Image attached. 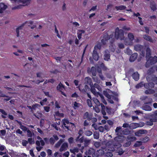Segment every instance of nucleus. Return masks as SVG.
<instances>
[{
	"label": "nucleus",
	"instance_id": "f257e3e1",
	"mask_svg": "<svg viewBox=\"0 0 157 157\" xmlns=\"http://www.w3.org/2000/svg\"><path fill=\"white\" fill-rule=\"evenodd\" d=\"M82 118L85 119L83 124L84 126H88L90 122H96L97 121V118L94 117L93 113L88 112H86L83 114Z\"/></svg>",
	"mask_w": 157,
	"mask_h": 157
},
{
	"label": "nucleus",
	"instance_id": "f03ea898",
	"mask_svg": "<svg viewBox=\"0 0 157 157\" xmlns=\"http://www.w3.org/2000/svg\"><path fill=\"white\" fill-rule=\"evenodd\" d=\"M13 3H22L23 5H19L17 6H15L12 8V9L15 10L17 9H20L21 8L22 6H25L29 5L31 0H10Z\"/></svg>",
	"mask_w": 157,
	"mask_h": 157
},
{
	"label": "nucleus",
	"instance_id": "7ed1b4c3",
	"mask_svg": "<svg viewBox=\"0 0 157 157\" xmlns=\"http://www.w3.org/2000/svg\"><path fill=\"white\" fill-rule=\"evenodd\" d=\"M93 100L94 103L95 104V107L96 108L101 105V113L103 115H106V112L105 110V106L104 105L102 104L101 103L99 100L96 98H93Z\"/></svg>",
	"mask_w": 157,
	"mask_h": 157
},
{
	"label": "nucleus",
	"instance_id": "20e7f679",
	"mask_svg": "<svg viewBox=\"0 0 157 157\" xmlns=\"http://www.w3.org/2000/svg\"><path fill=\"white\" fill-rule=\"evenodd\" d=\"M115 36L116 39H119L121 40L124 39V32L122 29H119L117 27L116 29Z\"/></svg>",
	"mask_w": 157,
	"mask_h": 157
},
{
	"label": "nucleus",
	"instance_id": "39448f33",
	"mask_svg": "<svg viewBox=\"0 0 157 157\" xmlns=\"http://www.w3.org/2000/svg\"><path fill=\"white\" fill-rule=\"evenodd\" d=\"M148 59L145 64L146 68L149 67L151 65L154 64L157 62V57L156 56L154 57H149Z\"/></svg>",
	"mask_w": 157,
	"mask_h": 157
},
{
	"label": "nucleus",
	"instance_id": "423d86ee",
	"mask_svg": "<svg viewBox=\"0 0 157 157\" xmlns=\"http://www.w3.org/2000/svg\"><path fill=\"white\" fill-rule=\"evenodd\" d=\"M134 49L136 51L140 52V54L143 56H145L144 49L143 46L140 44H137L134 46Z\"/></svg>",
	"mask_w": 157,
	"mask_h": 157
},
{
	"label": "nucleus",
	"instance_id": "0eeeda50",
	"mask_svg": "<svg viewBox=\"0 0 157 157\" xmlns=\"http://www.w3.org/2000/svg\"><path fill=\"white\" fill-rule=\"evenodd\" d=\"M140 99L142 101H144V104L146 105L150 104L152 101V98H148L147 96H143L141 97Z\"/></svg>",
	"mask_w": 157,
	"mask_h": 157
},
{
	"label": "nucleus",
	"instance_id": "6e6552de",
	"mask_svg": "<svg viewBox=\"0 0 157 157\" xmlns=\"http://www.w3.org/2000/svg\"><path fill=\"white\" fill-rule=\"evenodd\" d=\"M95 150L94 149L92 148H90L86 154V155L84 157H98L97 155L95 154Z\"/></svg>",
	"mask_w": 157,
	"mask_h": 157
},
{
	"label": "nucleus",
	"instance_id": "1a4fd4ad",
	"mask_svg": "<svg viewBox=\"0 0 157 157\" xmlns=\"http://www.w3.org/2000/svg\"><path fill=\"white\" fill-rule=\"evenodd\" d=\"M63 88H64L65 86L62 84L61 82H60L59 83L56 87L57 90L60 92L62 94L64 95L65 97H67V95L66 94L62 91V90H63Z\"/></svg>",
	"mask_w": 157,
	"mask_h": 157
},
{
	"label": "nucleus",
	"instance_id": "9d476101",
	"mask_svg": "<svg viewBox=\"0 0 157 157\" xmlns=\"http://www.w3.org/2000/svg\"><path fill=\"white\" fill-rule=\"evenodd\" d=\"M103 56L104 59L105 60L108 61L110 60V55L109 52L108 50H106L104 52Z\"/></svg>",
	"mask_w": 157,
	"mask_h": 157
},
{
	"label": "nucleus",
	"instance_id": "9b49d317",
	"mask_svg": "<svg viewBox=\"0 0 157 157\" xmlns=\"http://www.w3.org/2000/svg\"><path fill=\"white\" fill-rule=\"evenodd\" d=\"M147 79L148 81H152L155 84L157 85V77L155 75L150 76V77H147Z\"/></svg>",
	"mask_w": 157,
	"mask_h": 157
},
{
	"label": "nucleus",
	"instance_id": "f8f14e48",
	"mask_svg": "<svg viewBox=\"0 0 157 157\" xmlns=\"http://www.w3.org/2000/svg\"><path fill=\"white\" fill-rule=\"evenodd\" d=\"M68 147V144L67 142L63 143L61 145L59 151L60 152L63 151H65L67 150Z\"/></svg>",
	"mask_w": 157,
	"mask_h": 157
},
{
	"label": "nucleus",
	"instance_id": "ddd939ff",
	"mask_svg": "<svg viewBox=\"0 0 157 157\" xmlns=\"http://www.w3.org/2000/svg\"><path fill=\"white\" fill-rule=\"evenodd\" d=\"M110 37L106 34L104 36L103 38L101 40V43L103 45H105L108 42V40L110 39Z\"/></svg>",
	"mask_w": 157,
	"mask_h": 157
},
{
	"label": "nucleus",
	"instance_id": "4468645a",
	"mask_svg": "<svg viewBox=\"0 0 157 157\" xmlns=\"http://www.w3.org/2000/svg\"><path fill=\"white\" fill-rule=\"evenodd\" d=\"M93 58L95 61H98L99 58V56L97 51L93 50L92 54Z\"/></svg>",
	"mask_w": 157,
	"mask_h": 157
},
{
	"label": "nucleus",
	"instance_id": "2eb2a0df",
	"mask_svg": "<svg viewBox=\"0 0 157 157\" xmlns=\"http://www.w3.org/2000/svg\"><path fill=\"white\" fill-rule=\"evenodd\" d=\"M138 54L136 53H135L132 54L130 56L129 61L131 62H134L137 58Z\"/></svg>",
	"mask_w": 157,
	"mask_h": 157
},
{
	"label": "nucleus",
	"instance_id": "dca6fc26",
	"mask_svg": "<svg viewBox=\"0 0 157 157\" xmlns=\"http://www.w3.org/2000/svg\"><path fill=\"white\" fill-rule=\"evenodd\" d=\"M62 121L63 122V124L62 125V127L63 128H65V126H67V124H73L72 123H71L67 119H64Z\"/></svg>",
	"mask_w": 157,
	"mask_h": 157
},
{
	"label": "nucleus",
	"instance_id": "f3484780",
	"mask_svg": "<svg viewBox=\"0 0 157 157\" xmlns=\"http://www.w3.org/2000/svg\"><path fill=\"white\" fill-rule=\"evenodd\" d=\"M150 7L153 11H154L156 10V4L154 1H151L150 2Z\"/></svg>",
	"mask_w": 157,
	"mask_h": 157
},
{
	"label": "nucleus",
	"instance_id": "a211bd4d",
	"mask_svg": "<svg viewBox=\"0 0 157 157\" xmlns=\"http://www.w3.org/2000/svg\"><path fill=\"white\" fill-rule=\"evenodd\" d=\"M7 8L6 5H5L3 3H0V13H2L3 11L6 10Z\"/></svg>",
	"mask_w": 157,
	"mask_h": 157
},
{
	"label": "nucleus",
	"instance_id": "6ab92c4d",
	"mask_svg": "<svg viewBox=\"0 0 157 157\" xmlns=\"http://www.w3.org/2000/svg\"><path fill=\"white\" fill-rule=\"evenodd\" d=\"M145 105H143L141 107V108L143 110L146 111H151L152 110L150 106Z\"/></svg>",
	"mask_w": 157,
	"mask_h": 157
},
{
	"label": "nucleus",
	"instance_id": "aec40b11",
	"mask_svg": "<svg viewBox=\"0 0 157 157\" xmlns=\"http://www.w3.org/2000/svg\"><path fill=\"white\" fill-rule=\"evenodd\" d=\"M90 90L91 92L94 94H96L98 93V92H97L95 89V88L94 85H93V83H90Z\"/></svg>",
	"mask_w": 157,
	"mask_h": 157
},
{
	"label": "nucleus",
	"instance_id": "412c9836",
	"mask_svg": "<svg viewBox=\"0 0 157 157\" xmlns=\"http://www.w3.org/2000/svg\"><path fill=\"white\" fill-rule=\"evenodd\" d=\"M145 93L147 94H154L155 93V91L152 89H148L146 90L144 92Z\"/></svg>",
	"mask_w": 157,
	"mask_h": 157
},
{
	"label": "nucleus",
	"instance_id": "4be33fe9",
	"mask_svg": "<svg viewBox=\"0 0 157 157\" xmlns=\"http://www.w3.org/2000/svg\"><path fill=\"white\" fill-rule=\"evenodd\" d=\"M132 76L135 81H137L139 78V75L137 72H134L132 74Z\"/></svg>",
	"mask_w": 157,
	"mask_h": 157
},
{
	"label": "nucleus",
	"instance_id": "5701e85b",
	"mask_svg": "<svg viewBox=\"0 0 157 157\" xmlns=\"http://www.w3.org/2000/svg\"><path fill=\"white\" fill-rule=\"evenodd\" d=\"M143 38L145 40L149 41V42L152 43L153 42V40L152 38L149 36L146 35H143Z\"/></svg>",
	"mask_w": 157,
	"mask_h": 157
},
{
	"label": "nucleus",
	"instance_id": "b1692460",
	"mask_svg": "<svg viewBox=\"0 0 157 157\" xmlns=\"http://www.w3.org/2000/svg\"><path fill=\"white\" fill-rule=\"evenodd\" d=\"M136 138L135 136H127L126 138V141H129L132 142L135 141L136 140Z\"/></svg>",
	"mask_w": 157,
	"mask_h": 157
},
{
	"label": "nucleus",
	"instance_id": "393cba45",
	"mask_svg": "<svg viewBox=\"0 0 157 157\" xmlns=\"http://www.w3.org/2000/svg\"><path fill=\"white\" fill-rule=\"evenodd\" d=\"M98 69H105V64L102 62L99 61L98 64Z\"/></svg>",
	"mask_w": 157,
	"mask_h": 157
},
{
	"label": "nucleus",
	"instance_id": "a878e982",
	"mask_svg": "<svg viewBox=\"0 0 157 157\" xmlns=\"http://www.w3.org/2000/svg\"><path fill=\"white\" fill-rule=\"evenodd\" d=\"M64 140L62 139H60L55 144V147L56 148H59L61 145L62 143L64 142Z\"/></svg>",
	"mask_w": 157,
	"mask_h": 157
},
{
	"label": "nucleus",
	"instance_id": "bb28decb",
	"mask_svg": "<svg viewBox=\"0 0 157 157\" xmlns=\"http://www.w3.org/2000/svg\"><path fill=\"white\" fill-rule=\"evenodd\" d=\"M124 43L126 45H130L132 44V41L129 39L125 38L124 40Z\"/></svg>",
	"mask_w": 157,
	"mask_h": 157
},
{
	"label": "nucleus",
	"instance_id": "cd10ccee",
	"mask_svg": "<svg viewBox=\"0 0 157 157\" xmlns=\"http://www.w3.org/2000/svg\"><path fill=\"white\" fill-rule=\"evenodd\" d=\"M33 24V21H26L22 24L23 27L26 25V26H30Z\"/></svg>",
	"mask_w": 157,
	"mask_h": 157
},
{
	"label": "nucleus",
	"instance_id": "c85d7f7f",
	"mask_svg": "<svg viewBox=\"0 0 157 157\" xmlns=\"http://www.w3.org/2000/svg\"><path fill=\"white\" fill-rule=\"evenodd\" d=\"M151 55V50L149 48H147L146 50V58L147 59H148Z\"/></svg>",
	"mask_w": 157,
	"mask_h": 157
},
{
	"label": "nucleus",
	"instance_id": "c756f323",
	"mask_svg": "<svg viewBox=\"0 0 157 157\" xmlns=\"http://www.w3.org/2000/svg\"><path fill=\"white\" fill-rule=\"evenodd\" d=\"M115 8L117 9V10H124L126 8V7L125 6L121 5L119 6H116Z\"/></svg>",
	"mask_w": 157,
	"mask_h": 157
},
{
	"label": "nucleus",
	"instance_id": "7c9ffc66",
	"mask_svg": "<svg viewBox=\"0 0 157 157\" xmlns=\"http://www.w3.org/2000/svg\"><path fill=\"white\" fill-rule=\"evenodd\" d=\"M79 149L78 147H75L73 149H70V151L73 154H75V152L78 153V152Z\"/></svg>",
	"mask_w": 157,
	"mask_h": 157
},
{
	"label": "nucleus",
	"instance_id": "2f4dec72",
	"mask_svg": "<svg viewBox=\"0 0 157 157\" xmlns=\"http://www.w3.org/2000/svg\"><path fill=\"white\" fill-rule=\"evenodd\" d=\"M155 69H148L147 71V75L148 76L147 77H150V76L153 75V74L154 71Z\"/></svg>",
	"mask_w": 157,
	"mask_h": 157
},
{
	"label": "nucleus",
	"instance_id": "473e14b6",
	"mask_svg": "<svg viewBox=\"0 0 157 157\" xmlns=\"http://www.w3.org/2000/svg\"><path fill=\"white\" fill-rule=\"evenodd\" d=\"M71 124H67V126H65V128H64L63 129L65 130L66 131H71V127L70 126V125Z\"/></svg>",
	"mask_w": 157,
	"mask_h": 157
},
{
	"label": "nucleus",
	"instance_id": "72a5a7b5",
	"mask_svg": "<svg viewBox=\"0 0 157 157\" xmlns=\"http://www.w3.org/2000/svg\"><path fill=\"white\" fill-rule=\"evenodd\" d=\"M101 48V45L100 43L96 45L94 48L93 50L97 51L98 49L100 50Z\"/></svg>",
	"mask_w": 157,
	"mask_h": 157
},
{
	"label": "nucleus",
	"instance_id": "f704fd0d",
	"mask_svg": "<svg viewBox=\"0 0 157 157\" xmlns=\"http://www.w3.org/2000/svg\"><path fill=\"white\" fill-rule=\"evenodd\" d=\"M142 142L141 141H136L134 145V146L135 147H139L142 145Z\"/></svg>",
	"mask_w": 157,
	"mask_h": 157
},
{
	"label": "nucleus",
	"instance_id": "c9c22d12",
	"mask_svg": "<svg viewBox=\"0 0 157 157\" xmlns=\"http://www.w3.org/2000/svg\"><path fill=\"white\" fill-rule=\"evenodd\" d=\"M113 154L111 152H107L104 154V157H112Z\"/></svg>",
	"mask_w": 157,
	"mask_h": 157
},
{
	"label": "nucleus",
	"instance_id": "e433bc0d",
	"mask_svg": "<svg viewBox=\"0 0 157 157\" xmlns=\"http://www.w3.org/2000/svg\"><path fill=\"white\" fill-rule=\"evenodd\" d=\"M23 27V26H22V25H21L20 26L17 28L16 30V32L17 35V37H19V30H21L22 27Z\"/></svg>",
	"mask_w": 157,
	"mask_h": 157
},
{
	"label": "nucleus",
	"instance_id": "4c0bfd02",
	"mask_svg": "<svg viewBox=\"0 0 157 157\" xmlns=\"http://www.w3.org/2000/svg\"><path fill=\"white\" fill-rule=\"evenodd\" d=\"M144 84L143 82H141L140 83H138L136 86V88L137 89L142 87L144 86Z\"/></svg>",
	"mask_w": 157,
	"mask_h": 157
},
{
	"label": "nucleus",
	"instance_id": "58836bf2",
	"mask_svg": "<svg viewBox=\"0 0 157 157\" xmlns=\"http://www.w3.org/2000/svg\"><path fill=\"white\" fill-rule=\"evenodd\" d=\"M133 128H136L138 127H140L139 124L138 123H132L131 124Z\"/></svg>",
	"mask_w": 157,
	"mask_h": 157
},
{
	"label": "nucleus",
	"instance_id": "ea45409f",
	"mask_svg": "<svg viewBox=\"0 0 157 157\" xmlns=\"http://www.w3.org/2000/svg\"><path fill=\"white\" fill-rule=\"evenodd\" d=\"M80 104L78 103H77L76 101H75L73 103V106L74 108L75 109H76L77 108H78Z\"/></svg>",
	"mask_w": 157,
	"mask_h": 157
},
{
	"label": "nucleus",
	"instance_id": "a19ab883",
	"mask_svg": "<svg viewBox=\"0 0 157 157\" xmlns=\"http://www.w3.org/2000/svg\"><path fill=\"white\" fill-rule=\"evenodd\" d=\"M128 39L132 41L134 39V36L133 34L131 33H129L128 34Z\"/></svg>",
	"mask_w": 157,
	"mask_h": 157
},
{
	"label": "nucleus",
	"instance_id": "79ce46f5",
	"mask_svg": "<svg viewBox=\"0 0 157 157\" xmlns=\"http://www.w3.org/2000/svg\"><path fill=\"white\" fill-rule=\"evenodd\" d=\"M93 133L90 130L86 131L85 132V135L87 136H90Z\"/></svg>",
	"mask_w": 157,
	"mask_h": 157
},
{
	"label": "nucleus",
	"instance_id": "37998d69",
	"mask_svg": "<svg viewBox=\"0 0 157 157\" xmlns=\"http://www.w3.org/2000/svg\"><path fill=\"white\" fill-rule=\"evenodd\" d=\"M94 86L95 88L98 89L99 91H101V87L97 83H94Z\"/></svg>",
	"mask_w": 157,
	"mask_h": 157
},
{
	"label": "nucleus",
	"instance_id": "c03bdc74",
	"mask_svg": "<svg viewBox=\"0 0 157 157\" xmlns=\"http://www.w3.org/2000/svg\"><path fill=\"white\" fill-rule=\"evenodd\" d=\"M28 143L30 144H34L35 143L34 140L32 138H30L28 139Z\"/></svg>",
	"mask_w": 157,
	"mask_h": 157
},
{
	"label": "nucleus",
	"instance_id": "a18cd8bd",
	"mask_svg": "<svg viewBox=\"0 0 157 157\" xmlns=\"http://www.w3.org/2000/svg\"><path fill=\"white\" fill-rule=\"evenodd\" d=\"M127 142L123 144V146L124 147H127L129 146L131 144V141H127Z\"/></svg>",
	"mask_w": 157,
	"mask_h": 157
},
{
	"label": "nucleus",
	"instance_id": "49530a36",
	"mask_svg": "<svg viewBox=\"0 0 157 157\" xmlns=\"http://www.w3.org/2000/svg\"><path fill=\"white\" fill-rule=\"evenodd\" d=\"M49 142L50 144L53 145L55 143V140L53 137H51L49 140Z\"/></svg>",
	"mask_w": 157,
	"mask_h": 157
},
{
	"label": "nucleus",
	"instance_id": "de8ad7c7",
	"mask_svg": "<svg viewBox=\"0 0 157 157\" xmlns=\"http://www.w3.org/2000/svg\"><path fill=\"white\" fill-rule=\"evenodd\" d=\"M20 128L24 132L27 131L29 129L26 126L24 125L21 126Z\"/></svg>",
	"mask_w": 157,
	"mask_h": 157
},
{
	"label": "nucleus",
	"instance_id": "09e8293b",
	"mask_svg": "<svg viewBox=\"0 0 157 157\" xmlns=\"http://www.w3.org/2000/svg\"><path fill=\"white\" fill-rule=\"evenodd\" d=\"M90 99H88L87 100V103L88 105L90 107H91L92 106V103L91 102V100Z\"/></svg>",
	"mask_w": 157,
	"mask_h": 157
},
{
	"label": "nucleus",
	"instance_id": "8fccbe9b",
	"mask_svg": "<svg viewBox=\"0 0 157 157\" xmlns=\"http://www.w3.org/2000/svg\"><path fill=\"white\" fill-rule=\"evenodd\" d=\"M125 52L128 55H131L132 53V51L128 48H127Z\"/></svg>",
	"mask_w": 157,
	"mask_h": 157
},
{
	"label": "nucleus",
	"instance_id": "3c124183",
	"mask_svg": "<svg viewBox=\"0 0 157 157\" xmlns=\"http://www.w3.org/2000/svg\"><path fill=\"white\" fill-rule=\"evenodd\" d=\"M27 136L28 137H31L32 136V133L31 132L29 129H28L27 131Z\"/></svg>",
	"mask_w": 157,
	"mask_h": 157
},
{
	"label": "nucleus",
	"instance_id": "603ef678",
	"mask_svg": "<svg viewBox=\"0 0 157 157\" xmlns=\"http://www.w3.org/2000/svg\"><path fill=\"white\" fill-rule=\"evenodd\" d=\"M55 33H56V34H57V36L59 38H60L61 36L59 33L57 29L56 26V25H55Z\"/></svg>",
	"mask_w": 157,
	"mask_h": 157
},
{
	"label": "nucleus",
	"instance_id": "864d4df0",
	"mask_svg": "<svg viewBox=\"0 0 157 157\" xmlns=\"http://www.w3.org/2000/svg\"><path fill=\"white\" fill-rule=\"evenodd\" d=\"M89 70L90 69H87L88 70L87 71H89ZM90 70H91L90 71H92V75L94 76H95L96 75V71H97V70H95V69H90Z\"/></svg>",
	"mask_w": 157,
	"mask_h": 157
},
{
	"label": "nucleus",
	"instance_id": "5fc2aeb1",
	"mask_svg": "<svg viewBox=\"0 0 157 157\" xmlns=\"http://www.w3.org/2000/svg\"><path fill=\"white\" fill-rule=\"evenodd\" d=\"M54 105H55V106L56 108L57 109H59L61 107L59 105V104L58 102L56 101L55 102Z\"/></svg>",
	"mask_w": 157,
	"mask_h": 157
},
{
	"label": "nucleus",
	"instance_id": "6e6d98bb",
	"mask_svg": "<svg viewBox=\"0 0 157 157\" xmlns=\"http://www.w3.org/2000/svg\"><path fill=\"white\" fill-rule=\"evenodd\" d=\"M90 140H84V146L86 147L90 143Z\"/></svg>",
	"mask_w": 157,
	"mask_h": 157
},
{
	"label": "nucleus",
	"instance_id": "4d7b16f0",
	"mask_svg": "<svg viewBox=\"0 0 157 157\" xmlns=\"http://www.w3.org/2000/svg\"><path fill=\"white\" fill-rule=\"evenodd\" d=\"M0 135L2 136H4L6 133V131L5 130H2L0 131Z\"/></svg>",
	"mask_w": 157,
	"mask_h": 157
},
{
	"label": "nucleus",
	"instance_id": "13d9d810",
	"mask_svg": "<svg viewBox=\"0 0 157 157\" xmlns=\"http://www.w3.org/2000/svg\"><path fill=\"white\" fill-rule=\"evenodd\" d=\"M138 131H139V133H140L141 135L147 132V131L146 130L141 129Z\"/></svg>",
	"mask_w": 157,
	"mask_h": 157
},
{
	"label": "nucleus",
	"instance_id": "bf43d9fd",
	"mask_svg": "<svg viewBox=\"0 0 157 157\" xmlns=\"http://www.w3.org/2000/svg\"><path fill=\"white\" fill-rule=\"evenodd\" d=\"M62 10L63 11H65L67 10V8L66 6V4L65 3H63L62 7Z\"/></svg>",
	"mask_w": 157,
	"mask_h": 157
},
{
	"label": "nucleus",
	"instance_id": "052dcab7",
	"mask_svg": "<svg viewBox=\"0 0 157 157\" xmlns=\"http://www.w3.org/2000/svg\"><path fill=\"white\" fill-rule=\"evenodd\" d=\"M47 152L48 156H51L52 155V151L50 149H48L47 150Z\"/></svg>",
	"mask_w": 157,
	"mask_h": 157
},
{
	"label": "nucleus",
	"instance_id": "680f3d73",
	"mask_svg": "<svg viewBox=\"0 0 157 157\" xmlns=\"http://www.w3.org/2000/svg\"><path fill=\"white\" fill-rule=\"evenodd\" d=\"M107 123L109 125H110L111 127H112L113 124V121L110 120H107Z\"/></svg>",
	"mask_w": 157,
	"mask_h": 157
},
{
	"label": "nucleus",
	"instance_id": "e2e57ef3",
	"mask_svg": "<svg viewBox=\"0 0 157 157\" xmlns=\"http://www.w3.org/2000/svg\"><path fill=\"white\" fill-rule=\"evenodd\" d=\"M118 154L120 155L123 154L124 153V151H123V150L121 148H120L118 150Z\"/></svg>",
	"mask_w": 157,
	"mask_h": 157
},
{
	"label": "nucleus",
	"instance_id": "0e129e2a",
	"mask_svg": "<svg viewBox=\"0 0 157 157\" xmlns=\"http://www.w3.org/2000/svg\"><path fill=\"white\" fill-rule=\"evenodd\" d=\"M94 145L96 147L98 148L100 146V144L99 142H96L94 143Z\"/></svg>",
	"mask_w": 157,
	"mask_h": 157
},
{
	"label": "nucleus",
	"instance_id": "69168bd1",
	"mask_svg": "<svg viewBox=\"0 0 157 157\" xmlns=\"http://www.w3.org/2000/svg\"><path fill=\"white\" fill-rule=\"evenodd\" d=\"M29 153L32 157H34L35 156V155L33 153V149H31L30 150Z\"/></svg>",
	"mask_w": 157,
	"mask_h": 157
},
{
	"label": "nucleus",
	"instance_id": "338daca9",
	"mask_svg": "<svg viewBox=\"0 0 157 157\" xmlns=\"http://www.w3.org/2000/svg\"><path fill=\"white\" fill-rule=\"evenodd\" d=\"M146 124L147 125L150 126H152L153 124V123L152 121L150 120V119L149 121H147L146 123Z\"/></svg>",
	"mask_w": 157,
	"mask_h": 157
},
{
	"label": "nucleus",
	"instance_id": "774afa93",
	"mask_svg": "<svg viewBox=\"0 0 157 157\" xmlns=\"http://www.w3.org/2000/svg\"><path fill=\"white\" fill-rule=\"evenodd\" d=\"M71 97L72 98H77L78 97V95L77 94L76 92H75L72 94L71 95Z\"/></svg>",
	"mask_w": 157,
	"mask_h": 157
}]
</instances>
